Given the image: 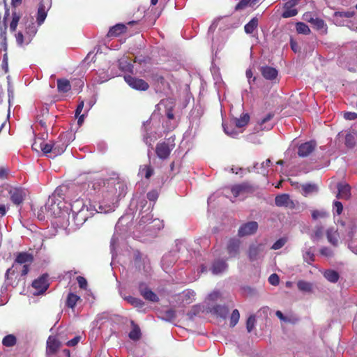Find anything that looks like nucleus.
Masks as SVG:
<instances>
[{
	"instance_id": "f257e3e1",
	"label": "nucleus",
	"mask_w": 357,
	"mask_h": 357,
	"mask_svg": "<svg viewBox=\"0 0 357 357\" xmlns=\"http://www.w3.org/2000/svg\"><path fill=\"white\" fill-rule=\"evenodd\" d=\"M34 261V257L32 253L29 252H20L16 254L14 262L10 268H9L5 274L6 280H9L10 275L15 274V266L17 265H22V270L20 275L22 277L26 276L30 271L31 266Z\"/></svg>"
},
{
	"instance_id": "f03ea898",
	"label": "nucleus",
	"mask_w": 357,
	"mask_h": 357,
	"mask_svg": "<svg viewBox=\"0 0 357 357\" xmlns=\"http://www.w3.org/2000/svg\"><path fill=\"white\" fill-rule=\"evenodd\" d=\"M175 137H171L164 142H159L155 146V154L160 160L169 158L172 151L175 147Z\"/></svg>"
},
{
	"instance_id": "7ed1b4c3",
	"label": "nucleus",
	"mask_w": 357,
	"mask_h": 357,
	"mask_svg": "<svg viewBox=\"0 0 357 357\" xmlns=\"http://www.w3.org/2000/svg\"><path fill=\"white\" fill-rule=\"evenodd\" d=\"M99 210L100 211H98L95 206H90L89 208L86 207V208H83L81 211L73 213L74 220L75 222H77V225L83 224L84 222L86 221V220L90 217L91 215H93L94 213V212L101 213V206H99Z\"/></svg>"
},
{
	"instance_id": "20e7f679",
	"label": "nucleus",
	"mask_w": 357,
	"mask_h": 357,
	"mask_svg": "<svg viewBox=\"0 0 357 357\" xmlns=\"http://www.w3.org/2000/svg\"><path fill=\"white\" fill-rule=\"evenodd\" d=\"M50 283L48 282V275L43 274L32 282L31 287L36 290L33 292L34 296L43 294L48 289Z\"/></svg>"
},
{
	"instance_id": "39448f33",
	"label": "nucleus",
	"mask_w": 357,
	"mask_h": 357,
	"mask_svg": "<svg viewBox=\"0 0 357 357\" xmlns=\"http://www.w3.org/2000/svg\"><path fill=\"white\" fill-rule=\"evenodd\" d=\"M255 190V187L248 182H243L231 187V192L235 198L239 195L252 194Z\"/></svg>"
},
{
	"instance_id": "423d86ee",
	"label": "nucleus",
	"mask_w": 357,
	"mask_h": 357,
	"mask_svg": "<svg viewBox=\"0 0 357 357\" xmlns=\"http://www.w3.org/2000/svg\"><path fill=\"white\" fill-rule=\"evenodd\" d=\"M124 80L131 88L135 90L146 91L149 88V85L146 81L130 75H124Z\"/></svg>"
},
{
	"instance_id": "0eeeda50",
	"label": "nucleus",
	"mask_w": 357,
	"mask_h": 357,
	"mask_svg": "<svg viewBox=\"0 0 357 357\" xmlns=\"http://www.w3.org/2000/svg\"><path fill=\"white\" fill-rule=\"evenodd\" d=\"M22 2V0H11V6L13 8L12 10V20L10 23L9 29L11 32L16 31L19 21L22 17L20 12L16 10V8L19 6Z\"/></svg>"
},
{
	"instance_id": "6e6552de",
	"label": "nucleus",
	"mask_w": 357,
	"mask_h": 357,
	"mask_svg": "<svg viewBox=\"0 0 357 357\" xmlns=\"http://www.w3.org/2000/svg\"><path fill=\"white\" fill-rule=\"evenodd\" d=\"M138 289L141 296L145 300L154 303L159 301V297L157 294L151 290L144 282H140Z\"/></svg>"
},
{
	"instance_id": "1a4fd4ad",
	"label": "nucleus",
	"mask_w": 357,
	"mask_h": 357,
	"mask_svg": "<svg viewBox=\"0 0 357 357\" xmlns=\"http://www.w3.org/2000/svg\"><path fill=\"white\" fill-rule=\"evenodd\" d=\"M258 229V223L255 221H250L243 224L238 229V235L240 237L254 234Z\"/></svg>"
},
{
	"instance_id": "9d476101",
	"label": "nucleus",
	"mask_w": 357,
	"mask_h": 357,
	"mask_svg": "<svg viewBox=\"0 0 357 357\" xmlns=\"http://www.w3.org/2000/svg\"><path fill=\"white\" fill-rule=\"evenodd\" d=\"M11 202L15 205L21 204L26 197V191L22 188H14L8 192Z\"/></svg>"
},
{
	"instance_id": "9b49d317",
	"label": "nucleus",
	"mask_w": 357,
	"mask_h": 357,
	"mask_svg": "<svg viewBox=\"0 0 357 357\" xmlns=\"http://www.w3.org/2000/svg\"><path fill=\"white\" fill-rule=\"evenodd\" d=\"M301 0H289L284 4V11L282 13V17L289 18L296 16L298 14V10L294 7Z\"/></svg>"
},
{
	"instance_id": "f8f14e48",
	"label": "nucleus",
	"mask_w": 357,
	"mask_h": 357,
	"mask_svg": "<svg viewBox=\"0 0 357 357\" xmlns=\"http://www.w3.org/2000/svg\"><path fill=\"white\" fill-rule=\"evenodd\" d=\"M275 203L277 206H284L291 209L295 208V204L293 200L290 199L288 194H282L275 197Z\"/></svg>"
},
{
	"instance_id": "ddd939ff",
	"label": "nucleus",
	"mask_w": 357,
	"mask_h": 357,
	"mask_svg": "<svg viewBox=\"0 0 357 357\" xmlns=\"http://www.w3.org/2000/svg\"><path fill=\"white\" fill-rule=\"evenodd\" d=\"M316 146H317V144L314 141H310V142H307L303 144H301L298 146V155L302 158L307 157L312 151H314Z\"/></svg>"
},
{
	"instance_id": "4468645a",
	"label": "nucleus",
	"mask_w": 357,
	"mask_h": 357,
	"mask_svg": "<svg viewBox=\"0 0 357 357\" xmlns=\"http://www.w3.org/2000/svg\"><path fill=\"white\" fill-rule=\"evenodd\" d=\"M241 242L239 239L233 238L228 241L227 251L230 257H235L239 254Z\"/></svg>"
},
{
	"instance_id": "2eb2a0df",
	"label": "nucleus",
	"mask_w": 357,
	"mask_h": 357,
	"mask_svg": "<svg viewBox=\"0 0 357 357\" xmlns=\"http://www.w3.org/2000/svg\"><path fill=\"white\" fill-rule=\"evenodd\" d=\"M60 346L61 342L55 337L50 336L47 341V355L54 354L59 349Z\"/></svg>"
},
{
	"instance_id": "dca6fc26",
	"label": "nucleus",
	"mask_w": 357,
	"mask_h": 357,
	"mask_svg": "<svg viewBox=\"0 0 357 357\" xmlns=\"http://www.w3.org/2000/svg\"><path fill=\"white\" fill-rule=\"evenodd\" d=\"M127 31V26L124 24H116V25L112 26L107 34V36L108 38H113V37H117L119 36L121 34L126 33Z\"/></svg>"
},
{
	"instance_id": "f3484780",
	"label": "nucleus",
	"mask_w": 357,
	"mask_h": 357,
	"mask_svg": "<svg viewBox=\"0 0 357 357\" xmlns=\"http://www.w3.org/2000/svg\"><path fill=\"white\" fill-rule=\"evenodd\" d=\"M264 250L263 244L250 245L248 250V257L250 261H255L258 259L261 252Z\"/></svg>"
},
{
	"instance_id": "a211bd4d",
	"label": "nucleus",
	"mask_w": 357,
	"mask_h": 357,
	"mask_svg": "<svg viewBox=\"0 0 357 357\" xmlns=\"http://www.w3.org/2000/svg\"><path fill=\"white\" fill-rule=\"evenodd\" d=\"M261 73L263 77L269 80H273L278 76V70L273 67L271 66H263L261 68Z\"/></svg>"
},
{
	"instance_id": "6ab92c4d",
	"label": "nucleus",
	"mask_w": 357,
	"mask_h": 357,
	"mask_svg": "<svg viewBox=\"0 0 357 357\" xmlns=\"http://www.w3.org/2000/svg\"><path fill=\"white\" fill-rule=\"evenodd\" d=\"M338 193L337 197L338 199H349L351 196V187L348 184L337 185Z\"/></svg>"
},
{
	"instance_id": "aec40b11",
	"label": "nucleus",
	"mask_w": 357,
	"mask_h": 357,
	"mask_svg": "<svg viewBox=\"0 0 357 357\" xmlns=\"http://www.w3.org/2000/svg\"><path fill=\"white\" fill-rule=\"evenodd\" d=\"M318 191L319 187L314 183H304L301 185V193L305 197L317 193Z\"/></svg>"
},
{
	"instance_id": "412c9836",
	"label": "nucleus",
	"mask_w": 357,
	"mask_h": 357,
	"mask_svg": "<svg viewBox=\"0 0 357 357\" xmlns=\"http://www.w3.org/2000/svg\"><path fill=\"white\" fill-rule=\"evenodd\" d=\"M36 28L33 22V18L31 19L30 23L25 25V40L26 44H29L31 38L36 34Z\"/></svg>"
},
{
	"instance_id": "4be33fe9",
	"label": "nucleus",
	"mask_w": 357,
	"mask_h": 357,
	"mask_svg": "<svg viewBox=\"0 0 357 357\" xmlns=\"http://www.w3.org/2000/svg\"><path fill=\"white\" fill-rule=\"evenodd\" d=\"M227 266L225 260L218 259L213 262L211 271L213 274H219L225 271L227 268Z\"/></svg>"
},
{
	"instance_id": "5701e85b",
	"label": "nucleus",
	"mask_w": 357,
	"mask_h": 357,
	"mask_svg": "<svg viewBox=\"0 0 357 357\" xmlns=\"http://www.w3.org/2000/svg\"><path fill=\"white\" fill-rule=\"evenodd\" d=\"M52 145L54 146L53 154L54 156L59 155L63 153L67 147V144L65 142H63L61 139L52 142Z\"/></svg>"
},
{
	"instance_id": "b1692460",
	"label": "nucleus",
	"mask_w": 357,
	"mask_h": 357,
	"mask_svg": "<svg viewBox=\"0 0 357 357\" xmlns=\"http://www.w3.org/2000/svg\"><path fill=\"white\" fill-rule=\"evenodd\" d=\"M133 68V65L128 58H122L119 60V68L121 70L132 73Z\"/></svg>"
},
{
	"instance_id": "393cba45",
	"label": "nucleus",
	"mask_w": 357,
	"mask_h": 357,
	"mask_svg": "<svg viewBox=\"0 0 357 357\" xmlns=\"http://www.w3.org/2000/svg\"><path fill=\"white\" fill-rule=\"evenodd\" d=\"M81 301L82 299L80 296H77L74 293L70 292L66 298V305L68 308L74 309L77 305V303Z\"/></svg>"
},
{
	"instance_id": "a878e982",
	"label": "nucleus",
	"mask_w": 357,
	"mask_h": 357,
	"mask_svg": "<svg viewBox=\"0 0 357 357\" xmlns=\"http://www.w3.org/2000/svg\"><path fill=\"white\" fill-rule=\"evenodd\" d=\"M211 312L218 317L225 319L227 317L229 310L225 305H217L211 310Z\"/></svg>"
},
{
	"instance_id": "bb28decb",
	"label": "nucleus",
	"mask_w": 357,
	"mask_h": 357,
	"mask_svg": "<svg viewBox=\"0 0 357 357\" xmlns=\"http://www.w3.org/2000/svg\"><path fill=\"white\" fill-rule=\"evenodd\" d=\"M57 89L60 93L68 92L71 89V85L69 80L66 79H58Z\"/></svg>"
},
{
	"instance_id": "cd10ccee",
	"label": "nucleus",
	"mask_w": 357,
	"mask_h": 357,
	"mask_svg": "<svg viewBox=\"0 0 357 357\" xmlns=\"http://www.w3.org/2000/svg\"><path fill=\"white\" fill-rule=\"evenodd\" d=\"M132 330L129 333V337L132 340H139L141 338L142 333L140 328L133 321H131Z\"/></svg>"
},
{
	"instance_id": "c85d7f7f",
	"label": "nucleus",
	"mask_w": 357,
	"mask_h": 357,
	"mask_svg": "<svg viewBox=\"0 0 357 357\" xmlns=\"http://www.w3.org/2000/svg\"><path fill=\"white\" fill-rule=\"evenodd\" d=\"M47 17V10L45 5L43 3H40L38 8V13L36 16V22L38 25H41L45 18Z\"/></svg>"
},
{
	"instance_id": "c756f323",
	"label": "nucleus",
	"mask_w": 357,
	"mask_h": 357,
	"mask_svg": "<svg viewBox=\"0 0 357 357\" xmlns=\"http://www.w3.org/2000/svg\"><path fill=\"white\" fill-rule=\"evenodd\" d=\"M154 169L150 165H141L139 170V174L144 176L146 179L153 174Z\"/></svg>"
},
{
	"instance_id": "7c9ffc66",
	"label": "nucleus",
	"mask_w": 357,
	"mask_h": 357,
	"mask_svg": "<svg viewBox=\"0 0 357 357\" xmlns=\"http://www.w3.org/2000/svg\"><path fill=\"white\" fill-rule=\"evenodd\" d=\"M258 19L257 17H253L248 23H247L244 26L245 32L248 34H251L254 32V31L258 26Z\"/></svg>"
},
{
	"instance_id": "2f4dec72",
	"label": "nucleus",
	"mask_w": 357,
	"mask_h": 357,
	"mask_svg": "<svg viewBox=\"0 0 357 357\" xmlns=\"http://www.w3.org/2000/svg\"><path fill=\"white\" fill-rule=\"evenodd\" d=\"M249 121L250 116L248 114L245 113L241 115L240 118L235 119L234 121L236 127L241 128L246 126Z\"/></svg>"
},
{
	"instance_id": "473e14b6",
	"label": "nucleus",
	"mask_w": 357,
	"mask_h": 357,
	"mask_svg": "<svg viewBox=\"0 0 357 357\" xmlns=\"http://www.w3.org/2000/svg\"><path fill=\"white\" fill-rule=\"evenodd\" d=\"M324 278L331 282H337L339 280V274L333 270H327L324 273Z\"/></svg>"
},
{
	"instance_id": "72a5a7b5",
	"label": "nucleus",
	"mask_w": 357,
	"mask_h": 357,
	"mask_svg": "<svg viewBox=\"0 0 357 357\" xmlns=\"http://www.w3.org/2000/svg\"><path fill=\"white\" fill-rule=\"evenodd\" d=\"M297 287L300 291L303 292H311L312 291V283L305 280L298 281Z\"/></svg>"
},
{
	"instance_id": "f704fd0d",
	"label": "nucleus",
	"mask_w": 357,
	"mask_h": 357,
	"mask_svg": "<svg viewBox=\"0 0 357 357\" xmlns=\"http://www.w3.org/2000/svg\"><path fill=\"white\" fill-rule=\"evenodd\" d=\"M16 337L12 334L6 335L2 340L3 345L7 347H13L16 344Z\"/></svg>"
},
{
	"instance_id": "c9c22d12",
	"label": "nucleus",
	"mask_w": 357,
	"mask_h": 357,
	"mask_svg": "<svg viewBox=\"0 0 357 357\" xmlns=\"http://www.w3.org/2000/svg\"><path fill=\"white\" fill-rule=\"evenodd\" d=\"M308 15H309L308 13H305L304 15L305 20L308 21L311 24L316 26L318 29H321L324 27V22L323 20L319 19V18H312V17L308 18Z\"/></svg>"
},
{
	"instance_id": "e433bc0d",
	"label": "nucleus",
	"mask_w": 357,
	"mask_h": 357,
	"mask_svg": "<svg viewBox=\"0 0 357 357\" xmlns=\"http://www.w3.org/2000/svg\"><path fill=\"white\" fill-rule=\"evenodd\" d=\"M296 29L297 33L300 34L308 35L311 32L309 26L304 22H297Z\"/></svg>"
},
{
	"instance_id": "4c0bfd02",
	"label": "nucleus",
	"mask_w": 357,
	"mask_h": 357,
	"mask_svg": "<svg viewBox=\"0 0 357 357\" xmlns=\"http://www.w3.org/2000/svg\"><path fill=\"white\" fill-rule=\"evenodd\" d=\"M125 299L132 305L136 307H143L144 305V302L140 298H135L131 296H127Z\"/></svg>"
},
{
	"instance_id": "58836bf2",
	"label": "nucleus",
	"mask_w": 357,
	"mask_h": 357,
	"mask_svg": "<svg viewBox=\"0 0 357 357\" xmlns=\"http://www.w3.org/2000/svg\"><path fill=\"white\" fill-rule=\"evenodd\" d=\"M83 208H86V207L82 199H77L71 204V211L73 213L77 212Z\"/></svg>"
},
{
	"instance_id": "ea45409f",
	"label": "nucleus",
	"mask_w": 357,
	"mask_h": 357,
	"mask_svg": "<svg viewBox=\"0 0 357 357\" xmlns=\"http://www.w3.org/2000/svg\"><path fill=\"white\" fill-rule=\"evenodd\" d=\"M256 3H252V0H241L235 6L236 10H242L248 6H253Z\"/></svg>"
},
{
	"instance_id": "a19ab883",
	"label": "nucleus",
	"mask_w": 357,
	"mask_h": 357,
	"mask_svg": "<svg viewBox=\"0 0 357 357\" xmlns=\"http://www.w3.org/2000/svg\"><path fill=\"white\" fill-rule=\"evenodd\" d=\"M151 78L154 82L164 84L165 82V76L158 71L153 72L151 75Z\"/></svg>"
},
{
	"instance_id": "79ce46f5",
	"label": "nucleus",
	"mask_w": 357,
	"mask_h": 357,
	"mask_svg": "<svg viewBox=\"0 0 357 357\" xmlns=\"http://www.w3.org/2000/svg\"><path fill=\"white\" fill-rule=\"evenodd\" d=\"M328 241L333 245H335L337 243V238L335 231L333 229H328L326 231Z\"/></svg>"
},
{
	"instance_id": "37998d69",
	"label": "nucleus",
	"mask_w": 357,
	"mask_h": 357,
	"mask_svg": "<svg viewBox=\"0 0 357 357\" xmlns=\"http://www.w3.org/2000/svg\"><path fill=\"white\" fill-rule=\"evenodd\" d=\"M240 314L238 310L235 309L232 311L230 316V326L234 327L239 321Z\"/></svg>"
},
{
	"instance_id": "c03bdc74",
	"label": "nucleus",
	"mask_w": 357,
	"mask_h": 357,
	"mask_svg": "<svg viewBox=\"0 0 357 357\" xmlns=\"http://www.w3.org/2000/svg\"><path fill=\"white\" fill-rule=\"evenodd\" d=\"M255 322L256 319L255 315L252 314L248 318L246 321V328L248 333H250L253 330Z\"/></svg>"
},
{
	"instance_id": "a18cd8bd",
	"label": "nucleus",
	"mask_w": 357,
	"mask_h": 357,
	"mask_svg": "<svg viewBox=\"0 0 357 357\" xmlns=\"http://www.w3.org/2000/svg\"><path fill=\"white\" fill-rule=\"evenodd\" d=\"M355 135L351 133H347L345 136V145L347 147L351 148L355 145Z\"/></svg>"
},
{
	"instance_id": "49530a36",
	"label": "nucleus",
	"mask_w": 357,
	"mask_h": 357,
	"mask_svg": "<svg viewBox=\"0 0 357 357\" xmlns=\"http://www.w3.org/2000/svg\"><path fill=\"white\" fill-rule=\"evenodd\" d=\"M315 256L313 252L310 250H307L303 255L304 261H306L308 264H311L312 262L314 261Z\"/></svg>"
},
{
	"instance_id": "de8ad7c7",
	"label": "nucleus",
	"mask_w": 357,
	"mask_h": 357,
	"mask_svg": "<svg viewBox=\"0 0 357 357\" xmlns=\"http://www.w3.org/2000/svg\"><path fill=\"white\" fill-rule=\"evenodd\" d=\"M53 147H54V146L52 145V142L45 143L43 142L41 151H43V153L44 154H47V153H53Z\"/></svg>"
},
{
	"instance_id": "09e8293b",
	"label": "nucleus",
	"mask_w": 357,
	"mask_h": 357,
	"mask_svg": "<svg viewBox=\"0 0 357 357\" xmlns=\"http://www.w3.org/2000/svg\"><path fill=\"white\" fill-rule=\"evenodd\" d=\"M328 215V213L324 211L314 210L312 212V217L314 220H317L319 218H325Z\"/></svg>"
},
{
	"instance_id": "8fccbe9b",
	"label": "nucleus",
	"mask_w": 357,
	"mask_h": 357,
	"mask_svg": "<svg viewBox=\"0 0 357 357\" xmlns=\"http://www.w3.org/2000/svg\"><path fill=\"white\" fill-rule=\"evenodd\" d=\"M285 243H286V239L283 238H281L277 240L273 243V245L271 247V249L275 250H279L281 248H282L284 245Z\"/></svg>"
},
{
	"instance_id": "3c124183",
	"label": "nucleus",
	"mask_w": 357,
	"mask_h": 357,
	"mask_svg": "<svg viewBox=\"0 0 357 357\" xmlns=\"http://www.w3.org/2000/svg\"><path fill=\"white\" fill-rule=\"evenodd\" d=\"M15 38L17 45L20 46H22L26 43L25 36H24L21 31H19L15 34Z\"/></svg>"
},
{
	"instance_id": "603ef678",
	"label": "nucleus",
	"mask_w": 357,
	"mask_h": 357,
	"mask_svg": "<svg viewBox=\"0 0 357 357\" xmlns=\"http://www.w3.org/2000/svg\"><path fill=\"white\" fill-rule=\"evenodd\" d=\"M324 234V229L321 226L316 227L314 233H313V238L316 239H319L323 236Z\"/></svg>"
},
{
	"instance_id": "864d4df0",
	"label": "nucleus",
	"mask_w": 357,
	"mask_h": 357,
	"mask_svg": "<svg viewBox=\"0 0 357 357\" xmlns=\"http://www.w3.org/2000/svg\"><path fill=\"white\" fill-rule=\"evenodd\" d=\"M268 282L273 286H277L280 283L279 276L276 273L271 274L268 278Z\"/></svg>"
},
{
	"instance_id": "5fc2aeb1",
	"label": "nucleus",
	"mask_w": 357,
	"mask_h": 357,
	"mask_svg": "<svg viewBox=\"0 0 357 357\" xmlns=\"http://www.w3.org/2000/svg\"><path fill=\"white\" fill-rule=\"evenodd\" d=\"M146 197L149 201L155 202L158 198V192L156 190H152L147 193Z\"/></svg>"
},
{
	"instance_id": "6e6d98bb",
	"label": "nucleus",
	"mask_w": 357,
	"mask_h": 357,
	"mask_svg": "<svg viewBox=\"0 0 357 357\" xmlns=\"http://www.w3.org/2000/svg\"><path fill=\"white\" fill-rule=\"evenodd\" d=\"M43 141L41 139H36L35 140V142H33V144H32V149L34 150L35 151L39 153L40 151H41L42 149V146H43Z\"/></svg>"
},
{
	"instance_id": "4d7b16f0",
	"label": "nucleus",
	"mask_w": 357,
	"mask_h": 357,
	"mask_svg": "<svg viewBox=\"0 0 357 357\" xmlns=\"http://www.w3.org/2000/svg\"><path fill=\"white\" fill-rule=\"evenodd\" d=\"M77 281L78 282L79 287L81 289H86L87 287V281L86 280L82 277V276H77Z\"/></svg>"
},
{
	"instance_id": "13d9d810",
	"label": "nucleus",
	"mask_w": 357,
	"mask_h": 357,
	"mask_svg": "<svg viewBox=\"0 0 357 357\" xmlns=\"http://www.w3.org/2000/svg\"><path fill=\"white\" fill-rule=\"evenodd\" d=\"M275 315L282 321H284L285 322H291V319L284 316L282 312L280 310L276 311ZM297 320L298 319H296L295 321H292V323H295Z\"/></svg>"
},
{
	"instance_id": "bf43d9fd",
	"label": "nucleus",
	"mask_w": 357,
	"mask_h": 357,
	"mask_svg": "<svg viewBox=\"0 0 357 357\" xmlns=\"http://www.w3.org/2000/svg\"><path fill=\"white\" fill-rule=\"evenodd\" d=\"M335 16H338V17H347V18H350L353 15H354V13L353 12H335Z\"/></svg>"
},
{
	"instance_id": "052dcab7",
	"label": "nucleus",
	"mask_w": 357,
	"mask_h": 357,
	"mask_svg": "<svg viewBox=\"0 0 357 357\" xmlns=\"http://www.w3.org/2000/svg\"><path fill=\"white\" fill-rule=\"evenodd\" d=\"M80 341V337L79 336H75L74 338L70 340L67 342L66 344L68 347H75L76 346L79 342Z\"/></svg>"
},
{
	"instance_id": "680f3d73",
	"label": "nucleus",
	"mask_w": 357,
	"mask_h": 357,
	"mask_svg": "<svg viewBox=\"0 0 357 357\" xmlns=\"http://www.w3.org/2000/svg\"><path fill=\"white\" fill-rule=\"evenodd\" d=\"M344 117L347 120H355L357 119V113L347 112L344 114Z\"/></svg>"
},
{
	"instance_id": "e2e57ef3",
	"label": "nucleus",
	"mask_w": 357,
	"mask_h": 357,
	"mask_svg": "<svg viewBox=\"0 0 357 357\" xmlns=\"http://www.w3.org/2000/svg\"><path fill=\"white\" fill-rule=\"evenodd\" d=\"M290 46L291 50L294 52H300V47L298 46V43L292 38L290 39Z\"/></svg>"
},
{
	"instance_id": "0e129e2a",
	"label": "nucleus",
	"mask_w": 357,
	"mask_h": 357,
	"mask_svg": "<svg viewBox=\"0 0 357 357\" xmlns=\"http://www.w3.org/2000/svg\"><path fill=\"white\" fill-rule=\"evenodd\" d=\"M333 205L336 209V212L338 215H340L343 211V206L340 202L335 201Z\"/></svg>"
},
{
	"instance_id": "69168bd1",
	"label": "nucleus",
	"mask_w": 357,
	"mask_h": 357,
	"mask_svg": "<svg viewBox=\"0 0 357 357\" xmlns=\"http://www.w3.org/2000/svg\"><path fill=\"white\" fill-rule=\"evenodd\" d=\"M223 128L226 134L229 136L234 137L236 135V132L233 131V130L230 129L228 126L223 124Z\"/></svg>"
},
{
	"instance_id": "338daca9",
	"label": "nucleus",
	"mask_w": 357,
	"mask_h": 357,
	"mask_svg": "<svg viewBox=\"0 0 357 357\" xmlns=\"http://www.w3.org/2000/svg\"><path fill=\"white\" fill-rule=\"evenodd\" d=\"M220 296V294L218 291H214L209 294L208 299L213 301H217Z\"/></svg>"
},
{
	"instance_id": "774afa93",
	"label": "nucleus",
	"mask_w": 357,
	"mask_h": 357,
	"mask_svg": "<svg viewBox=\"0 0 357 357\" xmlns=\"http://www.w3.org/2000/svg\"><path fill=\"white\" fill-rule=\"evenodd\" d=\"M84 101H83V100H82V101H81V102L78 104V105H77V108H76V110H75V115H76L77 116H78L80 114V113L82 112V109H83V107H84Z\"/></svg>"
}]
</instances>
